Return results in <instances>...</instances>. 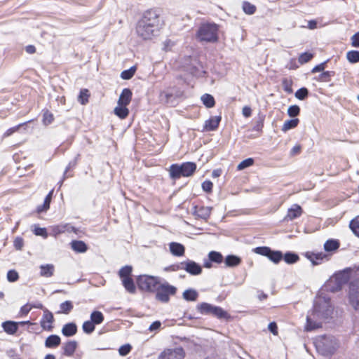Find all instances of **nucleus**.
<instances>
[{"instance_id":"f257e3e1","label":"nucleus","mask_w":359,"mask_h":359,"mask_svg":"<svg viewBox=\"0 0 359 359\" xmlns=\"http://www.w3.org/2000/svg\"><path fill=\"white\" fill-rule=\"evenodd\" d=\"M161 28L160 13L157 9L145 11L136 25L135 31L142 40H151Z\"/></svg>"},{"instance_id":"f03ea898","label":"nucleus","mask_w":359,"mask_h":359,"mask_svg":"<svg viewBox=\"0 0 359 359\" xmlns=\"http://www.w3.org/2000/svg\"><path fill=\"white\" fill-rule=\"evenodd\" d=\"M330 298L319 296L315 301L313 311L307 315L306 330L311 331L321 327L323 320L332 313Z\"/></svg>"},{"instance_id":"7ed1b4c3","label":"nucleus","mask_w":359,"mask_h":359,"mask_svg":"<svg viewBox=\"0 0 359 359\" xmlns=\"http://www.w3.org/2000/svg\"><path fill=\"white\" fill-rule=\"evenodd\" d=\"M314 345L317 351L322 355L329 356L335 353L339 348L337 339L331 335H322L314 339Z\"/></svg>"},{"instance_id":"20e7f679","label":"nucleus","mask_w":359,"mask_h":359,"mask_svg":"<svg viewBox=\"0 0 359 359\" xmlns=\"http://www.w3.org/2000/svg\"><path fill=\"white\" fill-rule=\"evenodd\" d=\"M219 27L215 23H203L198 27L196 37L201 42L215 43L218 40Z\"/></svg>"},{"instance_id":"39448f33","label":"nucleus","mask_w":359,"mask_h":359,"mask_svg":"<svg viewBox=\"0 0 359 359\" xmlns=\"http://www.w3.org/2000/svg\"><path fill=\"white\" fill-rule=\"evenodd\" d=\"M350 273V269H346L336 273L327 281L325 285L327 290L332 292L340 290L342 286L348 281Z\"/></svg>"},{"instance_id":"423d86ee","label":"nucleus","mask_w":359,"mask_h":359,"mask_svg":"<svg viewBox=\"0 0 359 359\" xmlns=\"http://www.w3.org/2000/svg\"><path fill=\"white\" fill-rule=\"evenodd\" d=\"M196 165L192 162L182 164H172L169 168L170 176L172 179H179L181 177H189L196 171Z\"/></svg>"},{"instance_id":"0eeeda50","label":"nucleus","mask_w":359,"mask_h":359,"mask_svg":"<svg viewBox=\"0 0 359 359\" xmlns=\"http://www.w3.org/2000/svg\"><path fill=\"white\" fill-rule=\"evenodd\" d=\"M155 290L156 299L163 303L168 302L170 296L175 295L177 292V288L168 282L160 284Z\"/></svg>"},{"instance_id":"6e6552de","label":"nucleus","mask_w":359,"mask_h":359,"mask_svg":"<svg viewBox=\"0 0 359 359\" xmlns=\"http://www.w3.org/2000/svg\"><path fill=\"white\" fill-rule=\"evenodd\" d=\"M159 283V278L149 275H141L137 278V284L141 290L152 292Z\"/></svg>"},{"instance_id":"1a4fd4ad","label":"nucleus","mask_w":359,"mask_h":359,"mask_svg":"<svg viewBox=\"0 0 359 359\" xmlns=\"http://www.w3.org/2000/svg\"><path fill=\"white\" fill-rule=\"evenodd\" d=\"M254 252L258 255L266 257L274 264H278L283 259V254L280 251L272 250L269 247H257L254 249Z\"/></svg>"},{"instance_id":"9d476101","label":"nucleus","mask_w":359,"mask_h":359,"mask_svg":"<svg viewBox=\"0 0 359 359\" xmlns=\"http://www.w3.org/2000/svg\"><path fill=\"white\" fill-rule=\"evenodd\" d=\"M185 352L182 347L174 348H167L162 351L158 357V359H184Z\"/></svg>"},{"instance_id":"9b49d317","label":"nucleus","mask_w":359,"mask_h":359,"mask_svg":"<svg viewBox=\"0 0 359 359\" xmlns=\"http://www.w3.org/2000/svg\"><path fill=\"white\" fill-rule=\"evenodd\" d=\"M349 301L355 309L359 306V280L353 281L349 286Z\"/></svg>"},{"instance_id":"f8f14e48","label":"nucleus","mask_w":359,"mask_h":359,"mask_svg":"<svg viewBox=\"0 0 359 359\" xmlns=\"http://www.w3.org/2000/svg\"><path fill=\"white\" fill-rule=\"evenodd\" d=\"M183 270L192 276H198L202 273L201 266L189 259L183 262Z\"/></svg>"},{"instance_id":"ddd939ff","label":"nucleus","mask_w":359,"mask_h":359,"mask_svg":"<svg viewBox=\"0 0 359 359\" xmlns=\"http://www.w3.org/2000/svg\"><path fill=\"white\" fill-rule=\"evenodd\" d=\"M211 211V207L194 205L193 207L192 213L196 218L207 220L210 216Z\"/></svg>"},{"instance_id":"4468645a","label":"nucleus","mask_w":359,"mask_h":359,"mask_svg":"<svg viewBox=\"0 0 359 359\" xmlns=\"http://www.w3.org/2000/svg\"><path fill=\"white\" fill-rule=\"evenodd\" d=\"M53 321L54 317L53 313L47 309H43V314L40 322L41 327L45 330H51Z\"/></svg>"},{"instance_id":"2eb2a0df","label":"nucleus","mask_w":359,"mask_h":359,"mask_svg":"<svg viewBox=\"0 0 359 359\" xmlns=\"http://www.w3.org/2000/svg\"><path fill=\"white\" fill-rule=\"evenodd\" d=\"M302 208L297 204H293L287 210V215L284 217V221H292L299 217L302 214Z\"/></svg>"},{"instance_id":"dca6fc26","label":"nucleus","mask_w":359,"mask_h":359,"mask_svg":"<svg viewBox=\"0 0 359 359\" xmlns=\"http://www.w3.org/2000/svg\"><path fill=\"white\" fill-rule=\"evenodd\" d=\"M169 249L171 254L175 257H182L185 252L184 246L182 244L176 242H171L169 244Z\"/></svg>"},{"instance_id":"f3484780","label":"nucleus","mask_w":359,"mask_h":359,"mask_svg":"<svg viewBox=\"0 0 359 359\" xmlns=\"http://www.w3.org/2000/svg\"><path fill=\"white\" fill-rule=\"evenodd\" d=\"M221 118L220 116L211 117L205 121L203 130L206 131L215 130L218 128Z\"/></svg>"},{"instance_id":"a211bd4d","label":"nucleus","mask_w":359,"mask_h":359,"mask_svg":"<svg viewBox=\"0 0 359 359\" xmlns=\"http://www.w3.org/2000/svg\"><path fill=\"white\" fill-rule=\"evenodd\" d=\"M132 95V91L129 88H124L119 96L117 104L128 106L131 101Z\"/></svg>"},{"instance_id":"6ab92c4d","label":"nucleus","mask_w":359,"mask_h":359,"mask_svg":"<svg viewBox=\"0 0 359 359\" xmlns=\"http://www.w3.org/2000/svg\"><path fill=\"white\" fill-rule=\"evenodd\" d=\"M190 73L195 76H202L205 74V70L202 64L196 60L192 61L189 68Z\"/></svg>"},{"instance_id":"aec40b11","label":"nucleus","mask_w":359,"mask_h":359,"mask_svg":"<svg viewBox=\"0 0 359 359\" xmlns=\"http://www.w3.org/2000/svg\"><path fill=\"white\" fill-rule=\"evenodd\" d=\"M39 269L40 276L45 278L52 277L55 273V266L53 264H42Z\"/></svg>"},{"instance_id":"412c9836","label":"nucleus","mask_w":359,"mask_h":359,"mask_svg":"<svg viewBox=\"0 0 359 359\" xmlns=\"http://www.w3.org/2000/svg\"><path fill=\"white\" fill-rule=\"evenodd\" d=\"M77 332V326L74 323L65 324L62 328V334L67 337L75 335Z\"/></svg>"},{"instance_id":"4be33fe9","label":"nucleus","mask_w":359,"mask_h":359,"mask_svg":"<svg viewBox=\"0 0 359 359\" xmlns=\"http://www.w3.org/2000/svg\"><path fill=\"white\" fill-rule=\"evenodd\" d=\"M4 330L8 334H14L18 329V323L14 321H6L2 323Z\"/></svg>"},{"instance_id":"5701e85b","label":"nucleus","mask_w":359,"mask_h":359,"mask_svg":"<svg viewBox=\"0 0 359 359\" xmlns=\"http://www.w3.org/2000/svg\"><path fill=\"white\" fill-rule=\"evenodd\" d=\"M215 306L208 303H201L197 305L198 311L203 315H212Z\"/></svg>"},{"instance_id":"b1692460","label":"nucleus","mask_w":359,"mask_h":359,"mask_svg":"<svg viewBox=\"0 0 359 359\" xmlns=\"http://www.w3.org/2000/svg\"><path fill=\"white\" fill-rule=\"evenodd\" d=\"M77 347V343L76 341H69L64 344L63 354L67 356L73 355Z\"/></svg>"},{"instance_id":"393cba45","label":"nucleus","mask_w":359,"mask_h":359,"mask_svg":"<svg viewBox=\"0 0 359 359\" xmlns=\"http://www.w3.org/2000/svg\"><path fill=\"white\" fill-rule=\"evenodd\" d=\"M60 337L56 334H52L48 337L45 341V346L47 348H55L60 345Z\"/></svg>"},{"instance_id":"a878e982","label":"nucleus","mask_w":359,"mask_h":359,"mask_svg":"<svg viewBox=\"0 0 359 359\" xmlns=\"http://www.w3.org/2000/svg\"><path fill=\"white\" fill-rule=\"evenodd\" d=\"M71 247L73 250L80 253L85 252L88 250L86 244L82 241H72Z\"/></svg>"},{"instance_id":"bb28decb","label":"nucleus","mask_w":359,"mask_h":359,"mask_svg":"<svg viewBox=\"0 0 359 359\" xmlns=\"http://www.w3.org/2000/svg\"><path fill=\"white\" fill-rule=\"evenodd\" d=\"M53 190H51L48 193V194L46 196L43 203L37 207L38 212H42L46 211L49 209L50 201H51L52 196H53Z\"/></svg>"},{"instance_id":"cd10ccee","label":"nucleus","mask_w":359,"mask_h":359,"mask_svg":"<svg viewBox=\"0 0 359 359\" xmlns=\"http://www.w3.org/2000/svg\"><path fill=\"white\" fill-rule=\"evenodd\" d=\"M114 114L121 119L126 118L129 114V110L127 108V106L118 105V104H117V106L114 108Z\"/></svg>"},{"instance_id":"c85d7f7f","label":"nucleus","mask_w":359,"mask_h":359,"mask_svg":"<svg viewBox=\"0 0 359 359\" xmlns=\"http://www.w3.org/2000/svg\"><path fill=\"white\" fill-rule=\"evenodd\" d=\"M121 280H122V284L124 286L125 289L129 293L134 294L136 292V287H135V283L130 277L125 278L124 279H123Z\"/></svg>"},{"instance_id":"c756f323","label":"nucleus","mask_w":359,"mask_h":359,"mask_svg":"<svg viewBox=\"0 0 359 359\" xmlns=\"http://www.w3.org/2000/svg\"><path fill=\"white\" fill-rule=\"evenodd\" d=\"M241 262V258L233 255L226 256L224 260L225 265L229 267L236 266L239 265Z\"/></svg>"},{"instance_id":"7c9ffc66","label":"nucleus","mask_w":359,"mask_h":359,"mask_svg":"<svg viewBox=\"0 0 359 359\" xmlns=\"http://www.w3.org/2000/svg\"><path fill=\"white\" fill-rule=\"evenodd\" d=\"M212 316L219 319H229L230 315L224 311L222 308L215 306Z\"/></svg>"},{"instance_id":"2f4dec72","label":"nucleus","mask_w":359,"mask_h":359,"mask_svg":"<svg viewBox=\"0 0 359 359\" xmlns=\"http://www.w3.org/2000/svg\"><path fill=\"white\" fill-rule=\"evenodd\" d=\"M339 248V243L337 240H327L324 244V249L326 252H332L337 250Z\"/></svg>"},{"instance_id":"473e14b6","label":"nucleus","mask_w":359,"mask_h":359,"mask_svg":"<svg viewBox=\"0 0 359 359\" xmlns=\"http://www.w3.org/2000/svg\"><path fill=\"white\" fill-rule=\"evenodd\" d=\"M182 297L186 301L194 302L197 299L198 293L194 289H188L183 292Z\"/></svg>"},{"instance_id":"72a5a7b5","label":"nucleus","mask_w":359,"mask_h":359,"mask_svg":"<svg viewBox=\"0 0 359 359\" xmlns=\"http://www.w3.org/2000/svg\"><path fill=\"white\" fill-rule=\"evenodd\" d=\"M299 122V120L298 118L287 120L284 122L281 130L283 132L285 133L290 129L296 128Z\"/></svg>"},{"instance_id":"f704fd0d","label":"nucleus","mask_w":359,"mask_h":359,"mask_svg":"<svg viewBox=\"0 0 359 359\" xmlns=\"http://www.w3.org/2000/svg\"><path fill=\"white\" fill-rule=\"evenodd\" d=\"M104 316L102 312L94 311L90 314V320L95 325H100L104 321Z\"/></svg>"},{"instance_id":"c9c22d12","label":"nucleus","mask_w":359,"mask_h":359,"mask_svg":"<svg viewBox=\"0 0 359 359\" xmlns=\"http://www.w3.org/2000/svg\"><path fill=\"white\" fill-rule=\"evenodd\" d=\"M203 104L208 108H212L215 106V102L213 96L210 94H204L201 97Z\"/></svg>"},{"instance_id":"e433bc0d","label":"nucleus","mask_w":359,"mask_h":359,"mask_svg":"<svg viewBox=\"0 0 359 359\" xmlns=\"http://www.w3.org/2000/svg\"><path fill=\"white\" fill-rule=\"evenodd\" d=\"M284 261L289 264H294L299 260V256L293 252H287L283 256Z\"/></svg>"},{"instance_id":"4c0bfd02","label":"nucleus","mask_w":359,"mask_h":359,"mask_svg":"<svg viewBox=\"0 0 359 359\" xmlns=\"http://www.w3.org/2000/svg\"><path fill=\"white\" fill-rule=\"evenodd\" d=\"M208 258L210 262H215L217 264H220L223 261V256L222 255L216 251H211L208 254Z\"/></svg>"},{"instance_id":"58836bf2","label":"nucleus","mask_w":359,"mask_h":359,"mask_svg":"<svg viewBox=\"0 0 359 359\" xmlns=\"http://www.w3.org/2000/svg\"><path fill=\"white\" fill-rule=\"evenodd\" d=\"M59 313L68 314L73 309V304L71 301H65L60 304Z\"/></svg>"},{"instance_id":"ea45409f","label":"nucleus","mask_w":359,"mask_h":359,"mask_svg":"<svg viewBox=\"0 0 359 359\" xmlns=\"http://www.w3.org/2000/svg\"><path fill=\"white\" fill-rule=\"evenodd\" d=\"M349 226L353 233L359 238V216L351 221Z\"/></svg>"},{"instance_id":"a19ab883","label":"nucleus","mask_w":359,"mask_h":359,"mask_svg":"<svg viewBox=\"0 0 359 359\" xmlns=\"http://www.w3.org/2000/svg\"><path fill=\"white\" fill-rule=\"evenodd\" d=\"M346 58L351 63L359 62V51L350 50L346 53Z\"/></svg>"},{"instance_id":"79ce46f5","label":"nucleus","mask_w":359,"mask_h":359,"mask_svg":"<svg viewBox=\"0 0 359 359\" xmlns=\"http://www.w3.org/2000/svg\"><path fill=\"white\" fill-rule=\"evenodd\" d=\"M132 270H133V268L131 266H125L122 267L118 272L121 279L123 280L125 278L130 277Z\"/></svg>"},{"instance_id":"37998d69","label":"nucleus","mask_w":359,"mask_h":359,"mask_svg":"<svg viewBox=\"0 0 359 359\" xmlns=\"http://www.w3.org/2000/svg\"><path fill=\"white\" fill-rule=\"evenodd\" d=\"M95 328V325L90 320L83 323V331L86 334H91Z\"/></svg>"},{"instance_id":"c03bdc74","label":"nucleus","mask_w":359,"mask_h":359,"mask_svg":"<svg viewBox=\"0 0 359 359\" xmlns=\"http://www.w3.org/2000/svg\"><path fill=\"white\" fill-rule=\"evenodd\" d=\"M243 10L248 15H252L256 11V6L248 1L243 4Z\"/></svg>"},{"instance_id":"a18cd8bd","label":"nucleus","mask_w":359,"mask_h":359,"mask_svg":"<svg viewBox=\"0 0 359 359\" xmlns=\"http://www.w3.org/2000/svg\"><path fill=\"white\" fill-rule=\"evenodd\" d=\"M136 71L135 67H132L130 69L127 70H124L121 74V79L124 80H128L130 79L135 74Z\"/></svg>"},{"instance_id":"49530a36","label":"nucleus","mask_w":359,"mask_h":359,"mask_svg":"<svg viewBox=\"0 0 359 359\" xmlns=\"http://www.w3.org/2000/svg\"><path fill=\"white\" fill-rule=\"evenodd\" d=\"M89 93L87 89H82L80 91L78 100L81 104H86L88 102Z\"/></svg>"},{"instance_id":"de8ad7c7","label":"nucleus","mask_w":359,"mask_h":359,"mask_svg":"<svg viewBox=\"0 0 359 359\" xmlns=\"http://www.w3.org/2000/svg\"><path fill=\"white\" fill-rule=\"evenodd\" d=\"M254 163V160L252 158H248L247 159L243 160L241 161L237 166L238 170H242L245 168H247L251 165H252Z\"/></svg>"},{"instance_id":"09e8293b","label":"nucleus","mask_w":359,"mask_h":359,"mask_svg":"<svg viewBox=\"0 0 359 359\" xmlns=\"http://www.w3.org/2000/svg\"><path fill=\"white\" fill-rule=\"evenodd\" d=\"M313 57V55L312 53L305 52L299 55L298 60L300 64L303 65L310 61Z\"/></svg>"},{"instance_id":"8fccbe9b","label":"nucleus","mask_w":359,"mask_h":359,"mask_svg":"<svg viewBox=\"0 0 359 359\" xmlns=\"http://www.w3.org/2000/svg\"><path fill=\"white\" fill-rule=\"evenodd\" d=\"M172 97V93L167 90L161 92L159 95V100L161 102L166 104L170 102V99Z\"/></svg>"},{"instance_id":"3c124183","label":"nucleus","mask_w":359,"mask_h":359,"mask_svg":"<svg viewBox=\"0 0 359 359\" xmlns=\"http://www.w3.org/2000/svg\"><path fill=\"white\" fill-rule=\"evenodd\" d=\"M313 256H314V259H311V261L313 264H319L321 261H323L324 259H325V260L329 259V256L327 255L323 254V253L316 254Z\"/></svg>"},{"instance_id":"603ef678","label":"nucleus","mask_w":359,"mask_h":359,"mask_svg":"<svg viewBox=\"0 0 359 359\" xmlns=\"http://www.w3.org/2000/svg\"><path fill=\"white\" fill-rule=\"evenodd\" d=\"M54 120L53 114L48 111H46L43 115V123L45 126L50 124Z\"/></svg>"},{"instance_id":"864d4df0","label":"nucleus","mask_w":359,"mask_h":359,"mask_svg":"<svg viewBox=\"0 0 359 359\" xmlns=\"http://www.w3.org/2000/svg\"><path fill=\"white\" fill-rule=\"evenodd\" d=\"M308 94L309 91L307 88H302L296 91L295 97L300 100H303L308 96Z\"/></svg>"},{"instance_id":"5fc2aeb1","label":"nucleus","mask_w":359,"mask_h":359,"mask_svg":"<svg viewBox=\"0 0 359 359\" xmlns=\"http://www.w3.org/2000/svg\"><path fill=\"white\" fill-rule=\"evenodd\" d=\"M300 112V108L297 105L290 106L287 109V114L290 117H295L299 115Z\"/></svg>"},{"instance_id":"6e6d98bb","label":"nucleus","mask_w":359,"mask_h":359,"mask_svg":"<svg viewBox=\"0 0 359 359\" xmlns=\"http://www.w3.org/2000/svg\"><path fill=\"white\" fill-rule=\"evenodd\" d=\"M179 270H183V262L175 264H172L166 268H165V271H177Z\"/></svg>"},{"instance_id":"4d7b16f0","label":"nucleus","mask_w":359,"mask_h":359,"mask_svg":"<svg viewBox=\"0 0 359 359\" xmlns=\"http://www.w3.org/2000/svg\"><path fill=\"white\" fill-rule=\"evenodd\" d=\"M18 273L15 270H10L7 273V278L10 282H15L18 279Z\"/></svg>"},{"instance_id":"13d9d810","label":"nucleus","mask_w":359,"mask_h":359,"mask_svg":"<svg viewBox=\"0 0 359 359\" xmlns=\"http://www.w3.org/2000/svg\"><path fill=\"white\" fill-rule=\"evenodd\" d=\"M131 348L132 347L130 344L123 345L118 349L119 354L121 355L125 356L130 353Z\"/></svg>"},{"instance_id":"bf43d9fd","label":"nucleus","mask_w":359,"mask_h":359,"mask_svg":"<svg viewBox=\"0 0 359 359\" xmlns=\"http://www.w3.org/2000/svg\"><path fill=\"white\" fill-rule=\"evenodd\" d=\"M25 123H20L15 127H13V128H11L9 129H8L4 134V137H7L10 135H11L12 134H13L15 132L18 131L19 130V128L22 126L23 125H25Z\"/></svg>"},{"instance_id":"052dcab7","label":"nucleus","mask_w":359,"mask_h":359,"mask_svg":"<svg viewBox=\"0 0 359 359\" xmlns=\"http://www.w3.org/2000/svg\"><path fill=\"white\" fill-rule=\"evenodd\" d=\"M213 184L210 180H205L202 183V189L204 191L210 193L212 191Z\"/></svg>"},{"instance_id":"680f3d73","label":"nucleus","mask_w":359,"mask_h":359,"mask_svg":"<svg viewBox=\"0 0 359 359\" xmlns=\"http://www.w3.org/2000/svg\"><path fill=\"white\" fill-rule=\"evenodd\" d=\"M34 232L36 236H41L43 238H46L48 236L47 231L45 228L35 227Z\"/></svg>"},{"instance_id":"e2e57ef3","label":"nucleus","mask_w":359,"mask_h":359,"mask_svg":"<svg viewBox=\"0 0 359 359\" xmlns=\"http://www.w3.org/2000/svg\"><path fill=\"white\" fill-rule=\"evenodd\" d=\"M79 156H80L79 154H77L76 156L75 157V158L69 163L68 165L67 166V168L65 169V173H64V178L65 177V175L67 172V171L69 170H70L72 168H74L76 165L77 161L79 158Z\"/></svg>"},{"instance_id":"0e129e2a","label":"nucleus","mask_w":359,"mask_h":359,"mask_svg":"<svg viewBox=\"0 0 359 359\" xmlns=\"http://www.w3.org/2000/svg\"><path fill=\"white\" fill-rule=\"evenodd\" d=\"M13 245L16 250H21L24 245L23 239L21 237H17L14 240Z\"/></svg>"},{"instance_id":"69168bd1","label":"nucleus","mask_w":359,"mask_h":359,"mask_svg":"<svg viewBox=\"0 0 359 359\" xmlns=\"http://www.w3.org/2000/svg\"><path fill=\"white\" fill-rule=\"evenodd\" d=\"M60 228L61 229L59 230L60 233H62V232H65V231L75 232V233L76 232V228L72 226H70L69 224H66L65 226H62Z\"/></svg>"},{"instance_id":"338daca9","label":"nucleus","mask_w":359,"mask_h":359,"mask_svg":"<svg viewBox=\"0 0 359 359\" xmlns=\"http://www.w3.org/2000/svg\"><path fill=\"white\" fill-rule=\"evenodd\" d=\"M161 323L160 321H158V320L154 321V323H152L150 325V326L149 327V330L150 332L157 331L161 328Z\"/></svg>"},{"instance_id":"774afa93","label":"nucleus","mask_w":359,"mask_h":359,"mask_svg":"<svg viewBox=\"0 0 359 359\" xmlns=\"http://www.w3.org/2000/svg\"><path fill=\"white\" fill-rule=\"evenodd\" d=\"M351 43L353 46L359 48V32L352 36Z\"/></svg>"}]
</instances>
